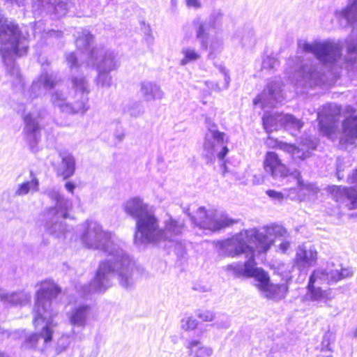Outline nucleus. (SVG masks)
I'll return each instance as SVG.
<instances>
[{
    "label": "nucleus",
    "mask_w": 357,
    "mask_h": 357,
    "mask_svg": "<svg viewBox=\"0 0 357 357\" xmlns=\"http://www.w3.org/2000/svg\"><path fill=\"white\" fill-rule=\"evenodd\" d=\"M81 240L84 245L105 252L107 258L101 261L95 278L89 286L82 287L83 297L91 292H103L112 285V280L117 275L120 284L128 289L136 280L137 268L124 251V243L114 234L103 230L96 221L86 220L82 225Z\"/></svg>",
    "instance_id": "nucleus-1"
},
{
    "label": "nucleus",
    "mask_w": 357,
    "mask_h": 357,
    "mask_svg": "<svg viewBox=\"0 0 357 357\" xmlns=\"http://www.w3.org/2000/svg\"><path fill=\"white\" fill-rule=\"evenodd\" d=\"M298 47L303 52L312 54L319 62L303 63L298 57L289 60V63L294 66L296 84L306 88L330 84L342 67V44L331 39L315 40L312 43L299 40Z\"/></svg>",
    "instance_id": "nucleus-2"
},
{
    "label": "nucleus",
    "mask_w": 357,
    "mask_h": 357,
    "mask_svg": "<svg viewBox=\"0 0 357 357\" xmlns=\"http://www.w3.org/2000/svg\"><path fill=\"white\" fill-rule=\"evenodd\" d=\"M61 292V289L54 282L45 280L40 283L36 294L33 307V324L36 328L42 326L40 333H32L28 336L24 347L27 349L35 348L40 339L44 344L52 341L53 328L56 326L53 317L57 314V310L52 307V301Z\"/></svg>",
    "instance_id": "nucleus-3"
},
{
    "label": "nucleus",
    "mask_w": 357,
    "mask_h": 357,
    "mask_svg": "<svg viewBox=\"0 0 357 357\" xmlns=\"http://www.w3.org/2000/svg\"><path fill=\"white\" fill-rule=\"evenodd\" d=\"M28 43L18 24L0 14V54L6 66L8 75L14 86L22 87L24 81L18 66L13 61L14 56L26 54Z\"/></svg>",
    "instance_id": "nucleus-4"
},
{
    "label": "nucleus",
    "mask_w": 357,
    "mask_h": 357,
    "mask_svg": "<svg viewBox=\"0 0 357 357\" xmlns=\"http://www.w3.org/2000/svg\"><path fill=\"white\" fill-rule=\"evenodd\" d=\"M352 275L351 268H342L333 262H328L325 268L315 269L310 275L304 299L314 302L320 307L331 306V302L335 298V294L331 289L324 290L319 284H334Z\"/></svg>",
    "instance_id": "nucleus-5"
},
{
    "label": "nucleus",
    "mask_w": 357,
    "mask_h": 357,
    "mask_svg": "<svg viewBox=\"0 0 357 357\" xmlns=\"http://www.w3.org/2000/svg\"><path fill=\"white\" fill-rule=\"evenodd\" d=\"M266 234L259 233L257 229H250L242 231L238 234L234 235L230 238L225 239L222 241L216 243V247L219 249V253L223 256L234 257L245 254V257L248 259L245 263L234 262L227 266L225 270L231 273V274L236 277L246 278V275H238L236 274L235 271L230 268L231 266L238 264L243 267H246L245 265L250 261L252 262V268L256 267V262L255 260V249L250 245L253 243L255 245L256 250L258 251V248H262L265 250L267 248V244H263L261 239L264 238Z\"/></svg>",
    "instance_id": "nucleus-6"
},
{
    "label": "nucleus",
    "mask_w": 357,
    "mask_h": 357,
    "mask_svg": "<svg viewBox=\"0 0 357 357\" xmlns=\"http://www.w3.org/2000/svg\"><path fill=\"white\" fill-rule=\"evenodd\" d=\"M126 213L136 221L135 243H158L159 224L157 218L141 199L135 197L124 204Z\"/></svg>",
    "instance_id": "nucleus-7"
},
{
    "label": "nucleus",
    "mask_w": 357,
    "mask_h": 357,
    "mask_svg": "<svg viewBox=\"0 0 357 357\" xmlns=\"http://www.w3.org/2000/svg\"><path fill=\"white\" fill-rule=\"evenodd\" d=\"M54 206L47 208L43 213L45 227L48 233L61 238L68 231L65 220L73 207L72 201L66 197L56 188H49L44 192Z\"/></svg>",
    "instance_id": "nucleus-8"
},
{
    "label": "nucleus",
    "mask_w": 357,
    "mask_h": 357,
    "mask_svg": "<svg viewBox=\"0 0 357 357\" xmlns=\"http://www.w3.org/2000/svg\"><path fill=\"white\" fill-rule=\"evenodd\" d=\"M222 18L220 10H214L208 19L204 20L196 17L192 24L196 40L198 41L200 49L208 51V59H213L219 55L223 50V40L213 30L216 29Z\"/></svg>",
    "instance_id": "nucleus-9"
},
{
    "label": "nucleus",
    "mask_w": 357,
    "mask_h": 357,
    "mask_svg": "<svg viewBox=\"0 0 357 357\" xmlns=\"http://www.w3.org/2000/svg\"><path fill=\"white\" fill-rule=\"evenodd\" d=\"M264 169L266 173L272 178L274 183L282 185L293 179L296 187L289 190H284V197L291 200L297 199L299 197L298 190L306 188V184L301 179V172L296 169L291 172L283 164L278 155L273 151H268L266 153L264 161Z\"/></svg>",
    "instance_id": "nucleus-10"
},
{
    "label": "nucleus",
    "mask_w": 357,
    "mask_h": 357,
    "mask_svg": "<svg viewBox=\"0 0 357 357\" xmlns=\"http://www.w3.org/2000/svg\"><path fill=\"white\" fill-rule=\"evenodd\" d=\"M246 267L235 264L230 266L238 275H246V278H254L255 285L262 291L265 296L275 300L284 298L288 291L286 284H273L270 283L268 274L263 269L255 267L252 268V261H249Z\"/></svg>",
    "instance_id": "nucleus-11"
},
{
    "label": "nucleus",
    "mask_w": 357,
    "mask_h": 357,
    "mask_svg": "<svg viewBox=\"0 0 357 357\" xmlns=\"http://www.w3.org/2000/svg\"><path fill=\"white\" fill-rule=\"evenodd\" d=\"M191 219L197 227L212 231H219L237 222L224 212L206 210L203 206L198 208L196 215Z\"/></svg>",
    "instance_id": "nucleus-12"
},
{
    "label": "nucleus",
    "mask_w": 357,
    "mask_h": 357,
    "mask_svg": "<svg viewBox=\"0 0 357 357\" xmlns=\"http://www.w3.org/2000/svg\"><path fill=\"white\" fill-rule=\"evenodd\" d=\"M93 40V35L86 29H80L77 32L75 44L77 51L66 54L68 64L72 70L78 68H83L86 62L82 61V60L84 59H87V61L91 59V52L99 49V47L91 49Z\"/></svg>",
    "instance_id": "nucleus-13"
},
{
    "label": "nucleus",
    "mask_w": 357,
    "mask_h": 357,
    "mask_svg": "<svg viewBox=\"0 0 357 357\" xmlns=\"http://www.w3.org/2000/svg\"><path fill=\"white\" fill-rule=\"evenodd\" d=\"M208 131L205 135V142L204 144V150L206 157L209 160L214 158V154L220 160H223L227 154L229 149L226 146L227 142L225 140V133L217 130V126L209 119H206Z\"/></svg>",
    "instance_id": "nucleus-14"
},
{
    "label": "nucleus",
    "mask_w": 357,
    "mask_h": 357,
    "mask_svg": "<svg viewBox=\"0 0 357 357\" xmlns=\"http://www.w3.org/2000/svg\"><path fill=\"white\" fill-rule=\"evenodd\" d=\"M165 227L160 229L158 236V243L168 242L174 244L175 249L178 252L183 250V245L181 242L185 224L183 221L176 220L169 217L164 221Z\"/></svg>",
    "instance_id": "nucleus-15"
},
{
    "label": "nucleus",
    "mask_w": 357,
    "mask_h": 357,
    "mask_svg": "<svg viewBox=\"0 0 357 357\" xmlns=\"http://www.w3.org/2000/svg\"><path fill=\"white\" fill-rule=\"evenodd\" d=\"M60 78L54 72H43L34 79L30 88L24 91V98L27 101H32L58 85Z\"/></svg>",
    "instance_id": "nucleus-16"
},
{
    "label": "nucleus",
    "mask_w": 357,
    "mask_h": 357,
    "mask_svg": "<svg viewBox=\"0 0 357 357\" xmlns=\"http://www.w3.org/2000/svg\"><path fill=\"white\" fill-rule=\"evenodd\" d=\"M259 233L264 232V238L261 239L263 244H267V248L263 250L262 248H258V252H267L271 246L277 242H279L278 246L282 252H285L289 247V235L286 229L282 226L275 225L271 226H266L261 229H258Z\"/></svg>",
    "instance_id": "nucleus-17"
},
{
    "label": "nucleus",
    "mask_w": 357,
    "mask_h": 357,
    "mask_svg": "<svg viewBox=\"0 0 357 357\" xmlns=\"http://www.w3.org/2000/svg\"><path fill=\"white\" fill-rule=\"evenodd\" d=\"M71 96L68 89L59 88L51 92L50 101L53 107L58 109L61 113L68 115H84L80 107L82 104L76 102L75 100L71 102Z\"/></svg>",
    "instance_id": "nucleus-18"
},
{
    "label": "nucleus",
    "mask_w": 357,
    "mask_h": 357,
    "mask_svg": "<svg viewBox=\"0 0 357 357\" xmlns=\"http://www.w3.org/2000/svg\"><path fill=\"white\" fill-rule=\"evenodd\" d=\"M336 17L342 22L344 21V25H350L353 28L352 36L356 31L355 40L349 39L347 40V51L349 54H356L357 50V0H349L348 5L335 11Z\"/></svg>",
    "instance_id": "nucleus-19"
},
{
    "label": "nucleus",
    "mask_w": 357,
    "mask_h": 357,
    "mask_svg": "<svg viewBox=\"0 0 357 357\" xmlns=\"http://www.w3.org/2000/svg\"><path fill=\"white\" fill-rule=\"evenodd\" d=\"M23 120L24 139L30 148L33 150L40 139L42 112L38 110L30 112L24 116Z\"/></svg>",
    "instance_id": "nucleus-20"
},
{
    "label": "nucleus",
    "mask_w": 357,
    "mask_h": 357,
    "mask_svg": "<svg viewBox=\"0 0 357 357\" xmlns=\"http://www.w3.org/2000/svg\"><path fill=\"white\" fill-rule=\"evenodd\" d=\"M89 66L96 67V69L102 67L105 70L109 72L118 68L114 52L105 50L102 47H99V49L91 52V59L86 61L83 68Z\"/></svg>",
    "instance_id": "nucleus-21"
},
{
    "label": "nucleus",
    "mask_w": 357,
    "mask_h": 357,
    "mask_svg": "<svg viewBox=\"0 0 357 357\" xmlns=\"http://www.w3.org/2000/svg\"><path fill=\"white\" fill-rule=\"evenodd\" d=\"M72 98L77 103H81V110L84 114L89 109V94L90 93L89 83L86 77L82 75H72Z\"/></svg>",
    "instance_id": "nucleus-22"
},
{
    "label": "nucleus",
    "mask_w": 357,
    "mask_h": 357,
    "mask_svg": "<svg viewBox=\"0 0 357 357\" xmlns=\"http://www.w3.org/2000/svg\"><path fill=\"white\" fill-rule=\"evenodd\" d=\"M317 145V139L312 137L303 139L298 146L282 142H278V148L289 153L295 161H303L309 158L311 155V151L316 149Z\"/></svg>",
    "instance_id": "nucleus-23"
},
{
    "label": "nucleus",
    "mask_w": 357,
    "mask_h": 357,
    "mask_svg": "<svg viewBox=\"0 0 357 357\" xmlns=\"http://www.w3.org/2000/svg\"><path fill=\"white\" fill-rule=\"evenodd\" d=\"M282 100L281 82L279 80H275L267 84L263 92L253 100V104L257 105L261 103L263 107H273Z\"/></svg>",
    "instance_id": "nucleus-24"
},
{
    "label": "nucleus",
    "mask_w": 357,
    "mask_h": 357,
    "mask_svg": "<svg viewBox=\"0 0 357 357\" xmlns=\"http://www.w3.org/2000/svg\"><path fill=\"white\" fill-rule=\"evenodd\" d=\"M317 252L311 245L298 246L295 257V265L301 271L307 273V269L316 264Z\"/></svg>",
    "instance_id": "nucleus-25"
},
{
    "label": "nucleus",
    "mask_w": 357,
    "mask_h": 357,
    "mask_svg": "<svg viewBox=\"0 0 357 357\" xmlns=\"http://www.w3.org/2000/svg\"><path fill=\"white\" fill-rule=\"evenodd\" d=\"M31 294L25 290L8 291L0 289V301L6 307H22L30 303Z\"/></svg>",
    "instance_id": "nucleus-26"
},
{
    "label": "nucleus",
    "mask_w": 357,
    "mask_h": 357,
    "mask_svg": "<svg viewBox=\"0 0 357 357\" xmlns=\"http://www.w3.org/2000/svg\"><path fill=\"white\" fill-rule=\"evenodd\" d=\"M91 307L87 304H80L73 307L67 314L70 324L74 328L84 329L87 324Z\"/></svg>",
    "instance_id": "nucleus-27"
},
{
    "label": "nucleus",
    "mask_w": 357,
    "mask_h": 357,
    "mask_svg": "<svg viewBox=\"0 0 357 357\" xmlns=\"http://www.w3.org/2000/svg\"><path fill=\"white\" fill-rule=\"evenodd\" d=\"M331 192L336 202L346 204L350 209L357 208V191L354 188L333 185Z\"/></svg>",
    "instance_id": "nucleus-28"
},
{
    "label": "nucleus",
    "mask_w": 357,
    "mask_h": 357,
    "mask_svg": "<svg viewBox=\"0 0 357 357\" xmlns=\"http://www.w3.org/2000/svg\"><path fill=\"white\" fill-rule=\"evenodd\" d=\"M139 93L146 102L161 100L164 97V92L160 86L151 81H143L139 84Z\"/></svg>",
    "instance_id": "nucleus-29"
},
{
    "label": "nucleus",
    "mask_w": 357,
    "mask_h": 357,
    "mask_svg": "<svg viewBox=\"0 0 357 357\" xmlns=\"http://www.w3.org/2000/svg\"><path fill=\"white\" fill-rule=\"evenodd\" d=\"M339 113L337 106L336 105L330 104L323 110L317 114V119L319 120V125L321 130L326 135H329L332 131L331 123L326 124L324 120V116L326 119L333 120L334 117Z\"/></svg>",
    "instance_id": "nucleus-30"
},
{
    "label": "nucleus",
    "mask_w": 357,
    "mask_h": 357,
    "mask_svg": "<svg viewBox=\"0 0 357 357\" xmlns=\"http://www.w3.org/2000/svg\"><path fill=\"white\" fill-rule=\"evenodd\" d=\"M60 157L61 158V162L59 165L58 172L64 179H67L71 177L75 173V160L74 156L68 152L61 153Z\"/></svg>",
    "instance_id": "nucleus-31"
},
{
    "label": "nucleus",
    "mask_w": 357,
    "mask_h": 357,
    "mask_svg": "<svg viewBox=\"0 0 357 357\" xmlns=\"http://www.w3.org/2000/svg\"><path fill=\"white\" fill-rule=\"evenodd\" d=\"M185 346L195 357H211L213 353L211 347L203 345L198 340H189Z\"/></svg>",
    "instance_id": "nucleus-32"
},
{
    "label": "nucleus",
    "mask_w": 357,
    "mask_h": 357,
    "mask_svg": "<svg viewBox=\"0 0 357 357\" xmlns=\"http://www.w3.org/2000/svg\"><path fill=\"white\" fill-rule=\"evenodd\" d=\"M39 190V181L31 172V180L19 184L15 191V195L18 197L25 196L29 193H34Z\"/></svg>",
    "instance_id": "nucleus-33"
},
{
    "label": "nucleus",
    "mask_w": 357,
    "mask_h": 357,
    "mask_svg": "<svg viewBox=\"0 0 357 357\" xmlns=\"http://www.w3.org/2000/svg\"><path fill=\"white\" fill-rule=\"evenodd\" d=\"M284 114H264L262 118L263 126L267 132H271L282 128Z\"/></svg>",
    "instance_id": "nucleus-34"
},
{
    "label": "nucleus",
    "mask_w": 357,
    "mask_h": 357,
    "mask_svg": "<svg viewBox=\"0 0 357 357\" xmlns=\"http://www.w3.org/2000/svg\"><path fill=\"white\" fill-rule=\"evenodd\" d=\"M234 38L241 44L245 48L253 47L257 41L255 31L251 27H245L243 30L238 31Z\"/></svg>",
    "instance_id": "nucleus-35"
},
{
    "label": "nucleus",
    "mask_w": 357,
    "mask_h": 357,
    "mask_svg": "<svg viewBox=\"0 0 357 357\" xmlns=\"http://www.w3.org/2000/svg\"><path fill=\"white\" fill-rule=\"evenodd\" d=\"M183 58L180 61L181 66H186L187 64L196 62L201 59V53L198 50L193 47H183L181 51Z\"/></svg>",
    "instance_id": "nucleus-36"
},
{
    "label": "nucleus",
    "mask_w": 357,
    "mask_h": 357,
    "mask_svg": "<svg viewBox=\"0 0 357 357\" xmlns=\"http://www.w3.org/2000/svg\"><path fill=\"white\" fill-rule=\"evenodd\" d=\"M303 126V122L293 115L284 114L282 127L289 131L292 135H296L295 132H298Z\"/></svg>",
    "instance_id": "nucleus-37"
},
{
    "label": "nucleus",
    "mask_w": 357,
    "mask_h": 357,
    "mask_svg": "<svg viewBox=\"0 0 357 357\" xmlns=\"http://www.w3.org/2000/svg\"><path fill=\"white\" fill-rule=\"evenodd\" d=\"M48 9L54 13L58 17L64 16L69 10L71 3L61 0H49Z\"/></svg>",
    "instance_id": "nucleus-38"
},
{
    "label": "nucleus",
    "mask_w": 357,
    "mask_h": 357,
    "mask_svg": "<svg viewBox=\"0 0 357 357\" xmlns=\"http://www.w3.org/2000/svg\"><path fill=\"white\" fill-rule=\"evenodd\" d=\"M98 75L95 78L94 82L98 86L102 88H109L112 84V77L109 74V71L105 70V68L100 67V69H96Z\"/></svg>",
    "instance_id": "nucleus-39"
},
{
    "label": "nucleus",
    "mask_w": 357,
    "mask_h": 357,
    "mask_svg": "<svg viewBox=\"0 0 357 357\" xmlns=\"http://www.w3.org/2000/svg\"><path fill=\"white\" fill-rule=\"evenodd\" d=\"M344 135L351 137H357V116L346 119L342 124Z\"/></svg>",
    "instance_id": "nucleus-40"
},
{
    "label": "nucleus",
    "mask_w": 357,
    "mask_h": 357,
    "mask_svg": "<svg viewBox=\"0 0 357 357\" xmlns=\"http://www.w3.org/2000/svg\"><path fill=\"white\" fill-rule=\"evenodd\" d=\"M72 337L75 340H82L84 337V335L80 332H76L75 329L72 330L71 334L62 336L58 342V349L64 350L70 344L69 338Z\"/></svg>",
    "instance_id": "nucleus-41"
},
{
    "label": "nucleus",
    "mask_w": 357,
    "mask_h": 357,
    "mask_svg": "<svg viewBox=\"0 0 357 357\" xmlns=\"http://www.w3.org/2000/svg\"><path fill=\"white\" fill-rule=\"evenodd\" d=\"M279 61L273 56H266L263 59L261 70L267 71L268 73H274L279 66Z\"/></svg>",
    "instance_id": "nucleus-42"
},
{
    "label": "nucleus",
    "mask_w": 357,
    "mask_h": 357,
    "mask_svg": "<svg viewBox=\"0 0 357 357\" xmlns=\"http://www.w3.org/2000/svg\"><path fill=\"white\" fill-rule=\"evenodd\" d=\"M335 341V334L330 331H327L322 339L321 344V351H330L333 352V348L331 347Z\"/></svg>",
    "instance_id": "nucleus-43"
},
{
    "label": "nucleus",
    "mask_w": 357,
    "mask_h": 357,
    "mask_svg": "<svg viewBox=\"0 0 357 357\" xmlns=\"http://www.w3.org/2000/svg\"><path fill=\"white\" fill-rule=\"evenodd\" d=\"M128 112L130 116L137 117L144 113L143 105L139 102H134L128 106Z\"/></svg>",
    "instance_id": "nucleus-44"
},
{
    "label": "nucleus",
    "mask_w": 357,
    "mask_h": 357,
    "mask_svg": "<svg viewBox=\"0 0 357 357\" xmlns=\"http://www.w3.org/2000/svg\"><path fill=\"white\" fill-rule=\"evenodd\" d=\"M197 324V320L193 317H185L181 320V328L185 331L195 329Z\"/></svg>",
    "instance_id": "nucleus-45"
},
{
    "label": "nucleus",
    "mask_w": 357,
    "mask_h": 357,
    "mask_svg": "<svg viewBox=\"0 0 357 357\" xmlns=\"http://www.w3.org/2000/svg\"><path fill=\"white\" fill-rule=\"evenodd\" d=\"M219 70L224 77L225 82H224L223 85L222 86V87H220L218 84H215V89L217 91L227 89L230 83V77L228 75V73H227L226 68L225 67L220 66H219Z\"/></svg>",
    "instance_id": "nucleus-46"
},
{
    "label": "nucleus",
    "mask_w": 357,
    "mask_h": 357,
    "mask_svg": "<svg viewBox=\"0 0 357 357\" xmlns=\"http://www.w3.org/2000/svg\"><path fill=\"white\" fill-rule=\"evenodd\" d=\"M196 315L204 321H211L215 317L213 312L207 310H199L196 312Z\"/></svg>",
    "instance_id": "nucleus-47"
},
{
    "label": "nucleus",
    "mask_w": 357,
    "mask_h": 357,
    "mask_svg": "<svg viewBox=\"0 0 357 357\" xmlns=\"http://www.w3.org/2000/svg\"><path fill=\"white\" fill-rule=\"evenodd\" d=\"M213 325L218 328H228L230 326L228 316L226 314H220Z\"/></svg>",
    "instance_id": "nucleus-48"
},
{
    "label": "nucleus",
    "mask_w": 357,
    "mask_h": 357,
    "mask_svg": "<svg viewBox=\"0 0 357 357\" xmlns=\"http://www.w3.org/2000/svg\"><path fill=\"white\" fill-rule=\"evenodd\" d=\"M266 194L271 198L274 199H277L278 201H282L284 198V193L278 192L273 190H268L266 192Z\"/></svg>",
    "instance_id": "nucleus-49"
},
{
    "label": "nucleus",
    "mask_w": 357,
    "mask_h": 357,
    "mask_svg": "<svg viewBox=\"0 0 357 357\" xmlns=\"http://www.w3.org/2000/svg\"><path fill=\"white\" fill-rule=\"evenodd\" d=\"M186 3L188 6L192 7L194 8H199L201 7L199 0H186Z\"/></svg>",
    "instance_id": "nucleus-50"
},
{
    "label": "nucleus",
    "mask_w": 357,
    "mask_h": 357,
    "mask_svg": "<svg viewBox=\"0 0 357 357\" xmlns=\"http://www.w3.org/2000/svg\"><path fill=\"white\" fill-rule=\"evenodd\" d=\"M348 182L351 184H356L357 185V169L355 172L347 178Z\"/></svg>",
    "instance_id": "nucleus-51"
},
{
    "label": "nucleus",
    "mask_w": 357,
    "mask_h": 357,
    "mask_svg": "<svg viewBox=\"0 0 357 357\" xmlns=\"http://www.w3.org/2000/svg\"><path fill=\"white\" fill-rule=\"evenodd\" d=\"M65 188L69 192L73 193L75 188V185L73 183L69 181L65 184Z\"/></svg>",
    "instance_id": "nucleus-52"
},
{
    "label": "nucleus",
    "mask_w": 357,
    "mask_h": 357,
    "mask_svg": "<svg viewBox=\"0 0 357 357\" xmlns=\"http://www.w3.org/2000/svg\"><path fill=\"white\" fill-rule=\"evenodd\" d=\"M115 137L119 141V142H121L123 141V139H124L125 137V135L124 133L121 132V133H119V134H116L115 135Z\"/></svg>",
    "instance_id": "nucleus-53"
},
{
    "label": "nucleus",
    "mask_w": 357,
    "mask_h": 357,
    "mask_svg": "<svg viewBox=\"0 0 357 357\" xmlns=\"http://www.w3.org/2000/svg\"><path fill=\"white\" fill-rule=\"evenodd\" d=\"M153 36L151 33H147L146 36V40L148 43H151L153 42Z\"/></svg>",
    "instance_id": "nucleus-54"
},
{
    "label": "nucleus",
    "mask_w": 357,
    "mask_h": 357,
    "mask_svg": "<svg viewBox=\"0 0 357 357\" xmlns=\"http://www.w3.org/2000/svg\"><path fill=\"white\" fill-rule=\"evenodd\" d=\"M337 176L338 179H342L343 177V175L341 174V170H340V168L339 166H337Z\"/></svg>",
    "instance_id": "nucleus-55"
},
{
    "label": "nucleus",
    "mask_w": 357,
    "mask_h": 357,
    "mask_svg": "<svg viewBox=\"0 0 357 357\" xmlns=\"http://www.w3.org/2000/svg\"><path fill=\"white\" fill-rule=\"evenodd\" d=\"M171 5L172 7H176L177 5V0H171Z\"/></svg>",
    "instance_id": "nucleus-56"
},
{
    "label": "nucleus",
    "mask_w": 357,
    "mask_h": 357,
    "mask_svg": "<svg viewBox=\"0 0 357 357\" xmlns=\"http://www.w3.org/2000/svg\"><path fill=\"white\" fill-rule=\"evenodd\" d=\"M0 357H9L7 354L0 351Z\"/></svg>",
    "instance_id": "nucleus-57"
},
{
    "label": "nucleus",
    "mask_w": 357,
    "mask_h": 357,
    "mask_svg": "<svg viewBox=\"0 0 357 357\" xmlns=\"http://www.w3.org/2000/svg\"><path fill=\"white\" fill-rule=\"evenodd\" d=\"M353 335H354V337H357V328L354 331Z\"/></svg>",
    "instance_id": "nucleus-58"
},
{
    "label": "nucleus",
    "mask_w": 357,
    "mask_h": 357,
    "mask_svg": "<svg viewBox=\"0 0 357 357\" xmlns=\"http://www.w3.org/2000/svg\"><path fill=\"white\" fill-rule=\"evenodd\" d=\"M321 357H333L331 354L329 355H322Z\"/></svg>",
    "instance_id": "nucleus-59"
}]
</instances>
